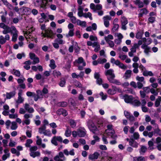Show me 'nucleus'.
<instances>
[{
    "mask_svg": "<svg viewBox=\"0 0 161 161\" xmlns=\"http://www.w3.org/2000/svg\"><path fill=\"white\" fill-rule=\"evenodd\" d=\"M90 8L93 10L94 12L98 11L97 12L98 15L99 16H102L104 14L103 11L102 10V6L100 4L95 5L94 3H91L90 4Z\"/></svg>",
    "mask_w": 161,
    "mask_h": 161,
    "instance_id": "obj_1",
    "label": "nucleus"
},
{
    "mask_svg": "<svg viewBox=\"0 0 161 161\" xmlns=\"http://www.w3.org/2000/svg\"><path fill=\"white\" fill-rule=\"evenodd\" d=\"M112 125H108L107 126V129L105 130V133L108 136H111V137L115 139L117 137V136L115 134V132L113 128Z\"/></svg>",
    "mask_w": 161,
    "mask_h": 161,
    "instance_id": "obj_2",
    "label": "nucleus"
},
{
    "mask_svg": "<svg viewBox=\"0 0 161 161\" xmlns=\"http://www.w3.org/2000/svg\"><path fill=\"white\" fill-rule=\"evenodd\" d=\"M5 124L6 128L7 129H10L12 130H15L18 127L17 124L16 122L15 121L11 122L9 120H8L6 121Z\"/></svg>",
    "mask_w": 161,
    "mask_h": 161,
    "instance_id": "obj_3",
    "label": "nucleus"
},
{
    "mask_svg": "<svg viewBox=\"0 0 161 161\" xmlns=\"http://www.w3.org/2000/svg\"><path fill=\"white\" fill-rule=\"evenodd\" d=\"M104 73L105 75L107 76V79L109 82L113 79L115 77L114 70L112 69L106 70Z\"/></svg>",
    "mask_w": 161,
    "mask_h": 161,
    "instance_id": "obj_4",
    "label": "nucleus"
},
{
    "mask_svg": "<svg viewBox=\"0 0 161 161\" xmlns=\"http://www.w3.org/2000/svg\"><path fill=\"white\" fill-rule=\"evenodd\" d=\"M75 62L78 64L77 65L78 67V69L80 70H82L83 68L86 66V63L83 58L79 57L78 59L76 60Z\"/></svg>",
    "mask_w": 161,
    "mask_h": 161,
    "instance_id": "obj_5",
    "label": "nucleus"
},
{
    "mask_svg": "<svg viewBox=\"0 0 161 161\" xmlns=\"http://www.w3.org/2000/svg\"><path fill=\"white\" fill-rule=\"evenodd\" d=\"M42 36L44 37H48L53 39L54 34L53 31L50 29L45 30V32L42 31L41 33Z\"/></svg>",
    "mask_w": 161,
    "mask_h": 161,
    "instance_id": "obj_6",
    "label": "nucleus"
},
{
    "mask_svg": "<svg viewBox=\"0 0 161 161\" xmlns=\"http://www.w3.org/2000/svg\"><path fill=\"white\" fill-rule=\"evenodd\" d=\"M53 159L55 161H65L66 160V158L64 156L63 153L60 152L58 155L55 156Z\"/></svg>",
    "mask_w": 161,
    "mask_h": 161,
    "instance_id": "obj_7",
    "label": "nucleus"
},
{
    "mask_svg": "<svg viewBox=\"0 0 161 161\" xmlns=\"http://www.w3.org/2000/svg\"><path fill=\"white\" fill-rule=\"evenodd\" d=\"M12 31L11 33V34L12 35V41L15 42H16L17 40L18 31L17 30L15 27L14 26H12Z\"/></svg>",
    "mask_w": 161,
    "mask_h": 161,
    "instance_id": "obj_8",
    "label": "nucleus"
},
{
    "mask_svg": "<svg viewBox=\"0 0 161 161\" xmlns=\"http://www.w3.org/2000/svg\"><path fill=\"white\" fill-rule=\"evenodd\" d=\"M121 22L122 29L124 30H126L127 28L126 25L128 23L127 19L125 17L122 16L121 17Z\"/></svg>",
    "mask_w": 161,
    "mask_h": 161,
    "instance_id": "obj_9",
    "label": "nucleus"
},
{
    "mask_svg": "<svg viewBox=\"0 0 161 161\" xmlns=\"http://www.w3.org/2000/svg\"><path fill=\"white\" fill-rule=\"evenodd\" d=\"M41 3L40 6L42 8H46L50 6V3H52L53 0H40Z\"/></svg>",
    "mask_w": 161,
    "mask_h": 161,
    "instance_id": "obj_10",
    "label": "nucleus"
},
{
    "mask_svg": "<svg viewBox=\"0 0 161 161\" xmlns=\"http://www.w3.org/2000/svg\"><path fill=\"white\" fill-rule=\"evenodd\" d=\"M123 98L124 99L125 102L127 103H131L133 99L132 96H129L127 94L123 96Z\"/></svg>",
    "mask_w": 161,
    "mask_h": 161,
    "instance_id": "obj_11",
    "label": "nucleus"
},
{
    "mask_svg": "<svg viewBox=\"0 0 161 161\" xmlns=\"http://www.w3.org/2000/svg\"><path fill=\"white\" fill-rule=\"evenodd\" d=\"M78 132V136L80 137H84L86 134V131L84 127H80L77 129Z\"/></svg>",
    "mask_w": 161,
    "mask_h": 161,
    "instance_id": "obj_12",
    "label": "nucleus"
},
{
    "mask_svg": "<svg viewBox=\"0 0 161 161\" xmlns=\"http://www.w3.org/2000/svg\"><path fill=\"white\" fill-rule=\"evenodd\" d=\"M141 47L142 49H144V53L147 55H149V53L151 52L150 47L148 46L146 44L144 43L142 45Z\"/></svg>",
    "mask_w": 161,
    "mask_h": 161,
    "instance_id": "obj_13",
    "label": "nucleus"
},
{
    "mask_svg": "<svg viewBox=\"0 0 161 161\" xmlns=\"http://www.w3.org/2000/svg\"><path fill=\"white\" fill-rule=\"evenodd\" d=\"M88 128L93 133H95V131L97 130V128L92 122H90L88 125Z\"/></svg>",
    "mask_w": 161,
    "mask_h": 161,
    "instance_id": "obj_14",
    "label": "nucleus"
},
{
    "mask_svg": "<svg viewBox=\"0 0 161 161\" xmlns=\"http://www.w3.org/2000/svg\"><path fill=\"white\" fill-rule=\"evenodd\" d=\"M104 24L106 27H108L109 25L108 20L111 19V17L108 15H106L103 17Z\"/></svg>",
    "mask_w": 161,
    "mask_h": 161,
    "instance_id": "obj_15",
    "label": "nucleus"
},
{
    "mask_svg": "<svg viewBox=\"0 0 161 161\" xmlns=\"http://www.w3.org/2000/svg\"><path fill=\"white\" fill-rule=\"evenodd\" d=\"M24 107L26 111L30 113H33L34 111V108L30 107V105L28 103H25L24 105Z\"/></svg>",
    "mask_w": 161,
    "mask_h": 161,
    "instance_id": "obj_16",
    "label": "nucleus"
},
{
    "mask_svg": "<svg viewBox=\"0 0 161 161\" xmlns=\"http://www.w3.org/2000/svg\"><path fill=\"white\" fill-rule=\"evenodd\" d=\"M148 11L146 8H143L139 10V13L138 14L139 18L142 17L143 14H147L148 13Z\"/></svg>",
    "mask_w": 161,
    "mask_h": 161,
    "instance_id": "obj_17",
    "label": "nucleus"
},
{
    "mask_svg": "<svg viewBox=\"0 0 161 161\" xmlns=\"http://www.w3.org/2000/svg\"><path fill=\"white\" fill-rule=\"evenodd\" d=\"M100 75L98 73L95 72L94 74V78L97 80V84L99 85L102 84L103 81L102 79L100 78Z\"/></svg>",
    "mask_w": 161,
    "mask_h": 161,
    "instance_id": "obj_18",
    "label": "nucleus"
},
{
    "mask_svg": "<svg viewBox=\"0 0 161 161\" xmlns=\"http://www.w3.org/2000/svg\"><path fill=\"white\" fill-rule=\"evenodd\" d=\"M100 155V154L97 152H95L93 154H90L88 157L90 160H93L97 159Z\"/></svg>",
    "mask_w": 161,
    "mask_h": 161,
    "instance_id": "obj_19",
    "label": "nucleus"
},
{
    "mask_svg": "<svg viewBox=\"0 0 161 161\" xmlns=\"http://www.w3.org/2000/svg\"><path fill=\"white\" fill-rule=\"evenodd\" d=\"M22 95V91H19L18 93V99L16 101V103L18 104L22 103L24 101V99L23 97H21Z\"/></svg>",
    "mask_w": 161,
    "mask_h": 161,
    "instance_id": "obj_20",
    "label": "nucleus"
},
{
    "mask_svg": "<svg viewBox=\"0 0 161 161\" xmlns=\"http://www.w3.org/2000/svg\"><path fill=\"white\" fill-rule=\"evenodd\" d=\"M11 26V27H9L8 26H6L3 29L4 30L3 31V33L4 34H7L10 32L11 33L12 31V27Z\"/></svg>",
    "mask_w": 161,
    "mask_h": 161,
    "instance_id": "obj_21",
    "label": "nucleus"
},
{
    "mask_svg": "<svg viewBox=\"0 0 161 161\" xmlns=\"http://www.w3.org/2000/svg\"><path fill=\"white\" fill-rule=\"evenodd\" d=\"M132 71L130 69L127 70L125 72L124 77L125 79H127L130 78L131 76Z\"/></svg>",
    "mask_w": 161,
    "mask_h": 161,
    "instance_id": "obj_22",
    "label": "nucleus"
},
{
    "mask_svg": "<svg viewBox=\"0 0 161 161\" xmlns=\"http://www.w3.org/2000/svg\"><path fill=\"white\" fill-rule=\"evenodd\" d=\"M57 114L59 115L62 114L64 116H66L68 114L67 111L63 108H60L59 109L57 112Z\"/></svg>",
    "mask_w": 161,
    "mask_h": 161,
    "instance_id": "obj_23",
    "label": "nucleus"
},
{
    "mask_svg": "<svg viewBox=\"0 0 161 161\" xmlns=\"http://www.w3.org/2000/svg\"><path fill=\"white\" fill-rule=\"evenodd\" d=\"M16 94V92L15 91H13L9 92H7L6 94V97L7 99H10L14 97Z\"/></svg>",
    "mask_w": 161,
    "mask_h": 161,
    "instance_id": "obj_24",
    "label": "nucleus"
},
{
    "mask_svg": "<svg viewBox=\"0 0 161 161\" xmlns=\"http://www.w3.org/2000/svg\"><path fill=\"white\" fill-rule=\"evenodd\" d=\"M93 47H95L94 51L97 52L100 50V46L97 42H95L93 43Z\"/></svg>",
    "mask_w": 161,
    "mask_h": 161,
    "instance_id": "obj_25",
    "label": "nucleus"
},
{
    "mask_svg": "<svg viewBox=\"0 0 161 161\" xmlns=\"http://www.w3.org/2000/svg\"><path fill=\"white\" fill-rule=\"evenodd\" d=\"M129 145L133 147L137 148L138 147V144L133 139H130Z\"/></svg>",
    "mask_w": 161,
    "mask_h": 161,
    "instance_id": "obj_26",
    "label": "nucleus"
},
{
    "mask_svg": "<svg viewBox=\"0 0 161 161\" xmlns=\"http://www.w3.org/2000/svg\"><path fill=\"white\" fill-rule=\"evenodd\" d=\"M134 2L135 4L137 5L139 8H142L144 7V3L141 0H136Z\"/></svg>",
    "mask_w": 161,
    "mask_h": 161,
    "instance_id": "obj_27",
    "label": "nucleus"
},
{
    "mask_svg": "<svg viewBox=\"0 0 161 161\" xmlns=\"http://www.w3.org/2000/svg\"><path fill=\"white\" fill-rule=\"evenodd\" d=\"M83 8L81 6H79L78 8V15L79 17H82L84 14L83 13Z\"/></svg>",
    "mask_w": 161,
    "mask_h": 161,
    "instance_id": "obj_28",
    "label": "nucleus"
},
{
    "mask_svg": "<svg viewBox=\"0 0 161 161\" xmlns=\"http://www.w3.org/2000/svg\"><path fill=\"white\" fill-rule=\"evenodd\" d=\"M34 30L35 28L33 27H31L30 29L28 30L27 31H23L25 37V36H28L29 35H30V34Z\"/></svg>",
    "mask_w": 161,
    "mask_h": 161,
    "instance_id": "obj_29",
    "label": "nucleus"
},
{
    "mask_svg": "<svg viewBox=\"0 0 161 161\" xmlns=\"http://www.w3.org/2000/svg\"><path fill=\"white\" fill-rule=\"evenodd\" d=\"M143 134L144 136H148L149 137H152L153 135V132L151 131L148 132L147 131H144L143 133Z\"/></svg>",
    "mask_w": 161,
    "mask_h": 161,
    "instance_id": "obj_30",
    "label": "nucleus"
},
{
    "mask_svg": "<svg viewBox=\"0 0 161 161\" xmlns=\"http://www.w3.org/2000/svg\"><path fill=\"white\" fill-rule=\"evenodd\" d=\"M72 133L71 130L69 127H67L65 131L64 135L66 137H70Z\"/></svg>",
    "mask_w": 161,
    "mask_h": 161,
    "instance_id": "obj_31",
    "label": "nucleus"
},
{
    "mask_svg": "<svg viewBox=\"0 0 161 161\" xmlns=\"http://www.w3.org/2000/svg\"><path fill=\"white\" fill-rule=\"evenodd\" d=\"M24 64L25 65L24 66V67L26 70H28L30 68V65L31 64V62L30 61L28 60L25 61L24 63Z\"/></svg>",
    "mask_w": 161,
    "mask_h": 161,
    "instance_id": "obj_32",
    "label": "nucleus"
},
{
    "mask_svg": "<svg viewBox=\"0 0 161 161\" xmlns=\"http://www.w3.org/2000/svg\"><path fill=\"white\" fill-rule=\"evenodd\" d=\"M40 153L39 151H34L30 153V155L33 158H35L36 157L39 156L40 155Z\"/></svg>",
    "mask_w": 161,
    "mask_h": 161,
    "instance_id": "obj_33",
    "label": "nucleus"
},
{
    "mask_svg": "<svg viewBox=\"0 0 161 161\" xmlns=\"http://www.w3.org/2000/svg\"><path fill=\"white\" fill-rule=\"evenodd\" d=\"M76 24L77 25L83 27H85L86 25V21H82L80 19H79V20L77 21Z\"/></svg>",
    "mask_w": 161,
    "mask_h": 161,
    "instance_id": "obj_34",
    "label": "nucleus"
},
{
    "mask_svg": "<svg viewBox=\"0 0 161 161\" xmlns=\"http://www.w3.org/2000/svg\"><path fill=\"white\" fill-rule=\"evenodd\" d=\"M72 43L73 44L72 45L70 46L69 47V51L70 53H72L73 51L74 50V47L73 46H76V45L77 46V43L76 42H75L74 41H72Z\"/></svg>",
    "mask_w": 161,
    "mask_h": 161,
    "instance_id": "obj_35",
    "label": "nucleus"
},
{
    "mask_svg": "<svg viewBox=\"0 0 161 161\" xmlns=\"http://www.w3.org/2000/svg\"><path fill=\"white\" fill-rule=\"evenodd\" d=\"M161 102V97L158 96L157 98L156 99L155 103V105L156 107H158L160 104Z\"/></svg>",
    "mask_w": 161,
    "mask_h": 161,
    "instance_id": "obj_36",
    "label": "nucleus"
},
{
    "mask_svg": "<svg viewBox=\"0 0 161 161\" xmlns=\"http://www.w3.org/2000/svg\"><path fill=\"white\" fill-rule=\"evenodd\" d=\"M49 67L53 69H54L56 67L55 62L53 59H51L50 61V63L49 64Z\"/></svg>",
    "mask_w": 161,
    "mask_h": 161,
    "instance_id": "obj_37",
    "label": "nucleus"
},
{
    "mask_svg": "<svg viewBox=\"0 0 161 161\" xmlns=\"http://www.w3.org/2000/svg\"><path fill=\"white\" fill-rule=\"evenodd\" d=\"M134 159H136L137 161H146L147 160V158L142 156L136 157Z\"/></svg>",
    "mask_w": 161,
    "mask_h": 161,
    "instance_id": "obj_38",
    "label": "nucleus"
},
{
    "mask_svg": "<svg viewBox=\"0 0 161 161\" xmlns=\"http://www.w3.org/2000/svg\"><path fill=\"white\" fill-rule=\"evenodd\" d=\"M143 75L145 76H147L149 75L150 76H153V74L151 71H148L146 70L143 72L142 73Z\"/></svg>",
    "mask_w": 161,
    "mask_h": 161,
    "instance_id": "obj_39",
    "label": "nucleus"
},
{
    "mask_svg": "<svg viewBox=\"0 0 161 161\" xmlns=\"http://www.w3.org/2000/svg\"><path fill=\"white\" fill-rule=\"evenodd\" d=\"M131 103L134 105L136 106H139L141 104L140 102L137 100H135L134 101H132Z\"/></svg>",
    "mask_w": 161,
    "mask_h": 161,
    "instance_id": "obj_40",
    "label": "nucleus"
},
{
    "mask_svg": "<svg viewBox=\"0 0 161 161\" xmlns=\"http://www.w3.org/2000/svg\"><path fill=\"white\" fill-rule=\"evenodd\" d=\"M82 16L86 18H89L91 20H92V14L89 12L84 14Z\"/></svg>",
    "mask_w": 161,
    "mask_h": 161,
    "instance_id": "obj_41",
    "label": "nucleus"
},
{
    "mask_svg": "<svg viewBox=\"0 0 161 161\" xmlns=\"http://www.w3.org/2000/svg\"><path fill=\"white\" fill-rule=\"evenodd\" d=\"M74 29H71L69 31L68 33L66 34V36L68 38L69 37H71L74 36Z\"/></svg>",
    "mask_w": 161,
    "mask_h": 161,
    "instance_id": "obj_42",
    "label": "nucleus"
},
{
    "mask_svg": "<svg viewBox=\"0 0 161 161\" xmlns=\"http://www.w3.org/2000/svg\"><path fill=\"white\" fill-rule=\"evenodd\" d=\"M68 105L67 103L66 102H61L58 103L57 105L59 107H65Z\"/></svg>",
    "mask_w": 161,
    "mask_h": 161,
    "instance_id": "obj_43",
    "label": "nucleus"
},
{
    "mask_svg": "<svg viewBox=\"0 0 161 161\" xmlns=\"http://www.w3.org/2000/svg\"><path fill=\"white\" fill-rule=\"evenodd\" d=\"M104 39L106 42L110 41L111 40L114 39V37L112 35L109 34L107 36H105L104 37Z\"/></svg>",
    "mask_w": 161,
    "mask_h": 161,
    "instance_id": "obj_44",
    "label": "nucleus"
},
{
    "mask_svg": "<svg viewBox=\"0 0 161 161\" xmlns=\"http://www.w3.org/2000/svg\"><path fill=\"white\" fill-rule=\"evenodd\" d=\"M69 125L72 128H74L76 125V122L73 119H70L69 120Z\"/></svg>",
    "mask_w": 161,
    "mask_h": 161,
    "instance_id": "obj_45",
    "label": "nucleus"
},
{
    "mask_svg": "<svg viewBox=\"0 0 161 161\" xmlns=\"http://www.w3.org/2000/svg\"><path fill=\"white\" fill-rule=\"evenodd\" d=\"M154 132L157 134L159 136H161V130L160 129L158 126V127H155V129L154 130Z\"/></svg>",
    "mask_w": 161,
    "mask_h": 161,
    "instance_id": "obj_46",
    "label": "nucleus"
},
{
    "mask_svg": "<svg viewBox=\"0 0 161 161\" xmlns=\"http://www.w3.org/2000/svg\"><path fill=\"white\" fill-rule=\"evenodd\" d=\"M12 73L18 77H19L20 75V71L17 70L13 69L12 70Z\"/></svg>",
    "mask_w": 161,
    "mask_h": 161,
    "instance_id": "obj_47",
    "label": "nucleus"
},
{
    "mask_svg": "<svg viewBox=\"0 0 161 161\" xmlns=\"http://www.w3.org/2000/svg\"><path fill=\"white\" fill-rule=\"evenodd\" d=\"M98 62L99 64H103L106 62L107 60L106 58H99L98 59Z\"/></svg>",
    "mask_w": 161,
    "mask_h": 161,
    "instance_id": "obj_48",
    "label": "nucleus"
},
{
    "mask_svg": "<svg viewBox=\"0 0 161 161\" xmlns=\"http://www.w3.org/2000/svg\"><path fill=\"white\" fill-rule=\"evenodd\" d=\"M46 129V127L45 126V125H44L39 129V132L41 134H43Z\"/></svg>",
    "mask_w": 161,
    "mask_h": 161,
    "instance_id": "obj_49",
    "label": "nucleus"
},
{
    "mask_svg": "<svg viewBox=\"0 0 161 161\" xmlns=\"http://www.w3.org/2000/svg\"><path fill=\"white\" fill-rule=\"evenodd\" d=\"M109 82L118 85H120L121 84L120 81L117 80L115 79L114 78L113 79L111 80L110 81H109Z\"/></svg>",
    "mask_w": 161,
    "mask_h": 161,
    "instance_id": "obj_50",
    "label": "nucleus"
},
{
    "mask_svg": "<svg viewBox=\"0 0 161 161\" xmlns=\"http://www.w3.org/2000/svg\"><path fill=\"white\" fill-rule=\"evenodd\" d=\"M33 141L31 139H29L27 140L26 143L25 144V146L26 147H30V144L32 143Z\"/></svg>",
    "mask_w": 161,
    "mask_h": 161,
    "instance_id": "obj_51",
    "label": "nucleus"
},
{
    "mask_svg": "<svg viewBox=\"0 0 161 161\" xmlns=\"http://www.w3.org/2000/svg\"><path fill=\"white\" fill-rule=\"evenodd\" d=\"M37 92L38 94L37 95H36L34 93V95L33 96V97H34V99L35 101H37V100H38V99H39V93H41V91L39 90V91H37Z\"/></svg>",
    "mask_w": 161,
    "mask_h": 161,
    "instance_id": "obj_52",
    "label": "nucleus"
},
{
    "mask_svg": "<svg viewBox=\"0 0 161 161\" xmlns=\"http://www.w3.org/2000/svg\"><path fill=\"white\" fill-rule=\"evenodd\" d=\"M6 42L4 37L2 35L0 36V44H3Z\"/></svg>",
    "mask_w": 161,
    "mask_h": 161,
    "instance_id": "obj_53",
    "label": "nucleus"
},
{
    "mask_svg": "<svg viewBox=\"0 0 161 161\" xmlns=\"http://www.w3.org/2000/svg\"><path fill=\"white\" fill-rule=\"evenodd\" d=\"M109 95H114L116 93L115 90L114 89H109L107 91Z\"/></svg>",
    "mask_w": 161,
    "mask_h": 161,
    "instance_id": "obj_54",
    "label": "nucleus"
},
{
    "mask_svg": "<svg viewBox=\"0 0 161 161\" xmlns=\"http://www.w3.org/2000/svg\"><path fill=\"white\" fill-rule=\"evenodd\" d=\"M148 145L149 146L148 149L150 150H152L153 149V142L151 141H150L148 142Z\"/></svg>",
    "mask_w": 161,
    "mask_h": 161,
    "instance_id": "obj_55",
    "label": "nucleus"
},
{
    "mask_svg": "<svg viewBox=\"0 0 161 161\" xmlns=\"http://www.w3.org/2000/svg\"><path fill=\"white\" fill-rule=\"evenodd\" d=\"M99 95L101 96L102 99L103 100H105L107 98V95H104L103 92H101L99 93Z\"/></svg>",
    "mask_w": 161,
    "mask_h": 161,
    "instance_id": "obj_56",
    "label": "nucleus"
},
{
    "mask_svg": "<svg viewBox=\"0 0 161 161\" xmlns=\"http://www.w3.org/2000/svg\"><path fill=\"white\" fill-rule=\"evenodd\" d=\"M71 22L73 24H77V21L79 20L78 19H77V18L74 16L72 17L70 19Z\"/></svg>",
    "mask_w": 161,
    "mask_h": 161,
    "instance_id": "obj_57",
    "label": "nucleus"
},
{
    "mask_svg": "<svg viewBox=\"0 0 161 161\" xmlns=\"http://www.w3.org/2000/svg\"><path fill=\"white\" fill-rule=\"evenodd\" d=\"M33 115L31 114H26L24 115V118L25 119H29V118H32Z\"/></svg>",
    "mask_w": 161,
    "mask_h": 161,
    "instance_id": "obj_58",
    "label": "nucleus"
},
{
    "mask_svg": "<svg viewBox=\"0 0 161 161\" xmlns=\"http://www.w3.org/2000/svg\"><path fill=\"white\" fill-rule=\"evenodd\" d=\"M4 4L9 9L11 10L13 9V7L7 1L4 2Z\"/></svg>",
    "mask_w": 161,
    "mask_h": 161,
    "instance_id": "obj_59",
    "label": "nucleus"
},
{
    "mask_svg": "<svg viewBox=\"0 0 161 161\" xmlns=\"http://www.w3.org/2000/svg\"><path fill=\"white\" fill-rule=\"evenodd\" d=\"M147 149L144 146H142L141 148V150L140 151V153L141 154L144 153L146 152Z\"/></svg>",
    "mask_w": 161,
    "mask_h": 161,
    "instance_id": "obj_60",
    "label": "nucleus"
},
{
    "mask_svg": "<svg viewBox=\"0 0 161 161\" xmlns=\"http://www.w3.org/2000/svg\"><path fill=\"white\" fill-rule=\"evenodd\" d=\"M115 36H117L118 38V39L122 40L123 38V36L120 33H115Z\"/></svg>",
    "mask_w": 161,
    "mask_h": 161,
    "instance_id": "obj_61",
    "label": "nucleus"
},
{
    "mask_svg": "<svg viewBox=\"0 0 161 161\" xmlns=\"http://www.w3.org/2000/svg\"><path fill=\"white\" fill-rule=\"evenodd\" d=\"M155 17H150L148 19V21L150 23H153L155 21Z\"/></svg>",
    "mask_w": 161,
    "mask_h": 161,
    "instance_id": "obj_62",
    "label": "nucleus"
},
{
    "mask_svg": "<svg viewBox=\"0 0 161 161\" xmlns=\"http://www.w3.org/2000/svg\"><path fill=\"white\" fill-rule=\"evenodd\" d=\"M9 117L10 119H14L17 118L18 116L17 114H9Z\"/></svg>",
    "mask_w": 161,
    "mask_h": 161,
    "instance_id": "obj_63",
    "label": "nucleus"
},
{
    "mask_svg": "<svg viewBox=\"0 0 161 161\" xmlns=\"http://www.w3.org/2000/svg\"><path fill=\"white\" fill-rule=\"evenodd\" d=\"M53 74L55 76H56L57 77L60 76L61 75L60 72L57 70H54L53 71Z\"/></svg>",
    "mask_w": 161,
    "mask_h": 161,
    "instance_id": "obj_64",
    "label": "nucleus"
}]
</instances>
